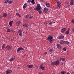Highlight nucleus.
I'll use <instances>...</instances> for the list:
<instances>
[{
    "label": "nucleus",
    "mask_w": 74,
    "mask_h": 74,
    "mask_svg": "<svg viewBox=\"0 0 74 74\" xmlns=\"http://www.w3.org/2000/svg\"><path fill=\"white\" fill-rule=\"evenodd\" d=\"M47 40L49 41L50 43H52L53 41V36L49 35L48 36L47 38Z\"/></svg>",
    "instance_id": "1"
},
{
    "label": "nucleus",
    "mask_w": 74,
    "mask_h": 74,
    "mask_svg": "<svg viewBox=\"0 0 74 74\" xmlns=\"http://www.w3.org/2000/svg\"><path fill=\"white\" fill-rule=\"evenodd\" d=\"M18 33L19 36L20 37H22L23 36V32H22V30L21 29H19L18 31Z\"/></svg>",
    "instance_id": "2"
},
{
    "label": "nucleus",
    "mask_w": 74,
    "mask_h": 74,
    "mask_svg": "<svg viewBox=\"0 0 74 74\" xmlns=\"http://www.w3.org/2000/svg\"><path fill=\"white\" fill-rule=\"evenodd\" d=\"M5 49L6 50H10L12 49V47L11 46L7 45L6 46Z\"/></svg>",
    "instance_id": "3"
},
{
    "label": "nucleus",
    "mask_w": 74,
    "mask_h": 74,
    "mask_svg": "<svg viewBox=\"0 0 74 74\" xmlns=\"http://www.w3.org/2000/svg\"><path fill=\"white\" fill-rule=\"evenodd\" d=\"M57 8H60L61 6V3H60V2L59 1H57Z\"/></svg>",
    "instance_id": "4"
},
{
    "label": "nucleus",
    "mask_w": 74,
    "mask_h": 74,
    "mask_svg": "<svg viewBox=\"0 0 74 74\" xmlns=\"http://www.w3.org/2000/svg\"><path fill=\"white\" fill-rule=\"evenodd\" d=\"M11 72H12V70L10 69L6 71L5 73L6 74H10Z\"/></svg>",
    "instance_id": "5"
},
{
    "label": "nucleus",
    "mask_w": 74,
    "mask_h": 74,
    "mask_svg": "<svg viewBox=\"0 0 74 74\" xmlns=\"http://www.w3.org/2000/svg\"><path fill=\"white\" fill-rule=\"evenodd\" d=\"M37 10H41V6H40V5L38 4L36 6Z\"/></svg>",
    "instance_id": "6"
},
{
    "label": "nucleus",
    "mask_w": 74,
    "mask_h": 74,
    "mask_svg": "<svg viewBox=\"0 0 74 74\" xmlns=\"http://www.w3.org/2000/svg\"><path fill=\"white\" fill-rule=\"evenodd\" d=\"M22 50L23 51H24V50H25V49L23 48L22 47H19L17 51V52H19V51H22Z\"/></svg>",
    "instance_id": "7"
},
{
    "label": "nucleus",
    "mask_w": 74,
    "mask_h": 74,
    "mask_svg": "<svg viewBox=\"0 0 74 74\" xmlns=\"http://www.w3.org/2000/svg\"><path fill=\"white\" fill-rule=\"evenodd\" d=\"M40 67L42 70H45V66L41 65L40 66Z\"/></svg>",
    "instance_id": "8"
},
{
    "label": "nucleus",
    "mask_w": 74,
    "mask_h": 74,
    "mask_svg": "<svg viewBox=\"0 0 74 74\" xmlns=\"http://www.w3.org/2000/svg\"><path fill=\"white\" fill-rule=\"evenodd\" d=\"M55 65H59L60 64V62L59 60H56V62H55Z\"/></svg>",
    "instance_id": "9"
},
{
    "label": "nucleus",
    "mask_w": 74,
    "mask_h": 74,
    "mask_svg": "<svg viewBox=\"0 0 74 74\" xmlns=\"http://www.w3.org/2000/svg\"><path fill=\"white\" fill-rule=\"evenodd\" d=\"M7 16V13H5L3 14V16L4 18H6Z\"/></svg>",
    "instance_id": "10"
},
{
    "label": "nucleus",
    "mask_w": 74,
    "mask_h": 74,
    "mask_svg": "<svg viewBox=\"0 0 74 74\" xmlns=\"http://www.w3.org/2000/svg\"><path fill=\"white\" fill-rule=\"evenodd\" d=\"M66 30V28H63L61 29V32L62 33H64V31Z\"/></svg>",
    "instance_id": "11"
},
{
    "label": "nucleus",
    "mask_w": 74,
    "mask_h": 74,
    "mask_svg": "<svg viewBox=\"0 0 74 74\" xmlns=\"http://www.w3.org/2000/svg\"><path fill=\"white\" fill-rule=\"evenodd\" d=\"M33 66L32 65H28L27 66L29 69H31L33 67Z\"/></svg>",
    "instance_id": "12"
},
{
    "label": "nucleus",
    "mask_w": 74,
    "mask_h": 74,
    "mask_svg": "<svg viewBox=\"0 0 74 74\" xmlns=\"http://www.w3.org/2000/svg\"><path fill=\"white\" fill-rule=\"evenodd\" d=\"M59 39L60 40H62V39H63L64 38V36H60L58 37Z\"/></svg>",
    "instance_id": "13"
},
{
    "label": "nucleus",
    "mask_w": 74,
    "mask_h": 74,
    "mask_svg": "<svg viewBox=\"0 0 74 74\" xmlns=\"http://www.w3.org/2000/svg\"><path fill=\"white\" fill-rule=\"evenodd\" d=\"M60 42V44L61 45H62V44H65V41L64 40H61Z\"/></svg>",
    "instance_id": "14"
},
{
    "label": "nucleus",
    "mask_w": 74,
    "mask_h": 74,
    "mask_svg": "<svg viewBox=\"0 0 74 74\" xmlns=\"http://www.w3.org/2000/svg\"><path fill=\"white\" fill-rule=\"evenodd\" d=\"M74 1L73 0H71V1H70V4L71 5H72L73 4V3H74Z\"/></svg>",
    "instance_id": "15"
},
{
    "label": "nucleus",
    "mask_w": 74,
    "mask_h": 74,
    "mask_svg": "<svg viewBox=\"0 0 74 74\" xmlns=\"http://www.w3.org/2000/svg\"><path fill=\"white\" fill-rule=\"evenodd\" d=\"M21 23V22L20 21H18L16 22V25L17 26H19Z\"/></svg>",
    "instance_id": "16"
},
{
    "label": "nucleus",
    "mask_w": 74,
    "mask_h": 74,
    "mask_svg": "<svg viewBox=\"0 0 74 74\" xmlns=\"http://www.w3.org/2000/svg\"><path fill=\"white\" fill-rule=\"evenodd\" d=\"M23 27H27L28 26H29V25H28V24H24L23 25Z\"/></svg>",
    "instance_id": "17"
},
{
    "label": "nucleus",
    "mask_w": 74,
    "mask_h": 74,
    "mask_svg": "<svg viewBox=\"0 0 74 74\" xmlns=\"http://www.w3.org/2000/svg\"><path fill=\"white\" fill-rule=\"evenodd\" d=\"M44 10L45 12H47V11H48V8H44Z\"/></svg>",
    "instance_id": "18"
},
{
    "label": "nucleus",
    "mask_w": 74,
    "mask_h": 74,
    "mask_svg": "<svg viewBox=\"0 0 74 74\" xmlns=\"http://www.w3.org/2000/svg\"><path fill=\"white\" fill-rule=\"evenodd\" d=\"M37 11H38L39 13V14H42V11H41V9L38 10H37Z\"/></svg>",
    "instance_id": "19"
},
{
    "label": "nucleus",
    "mask_w": 74,
    "mask_h": 74,
    "mask_svg": "<svg viewBox=\"0 0 74 74\" xmlns=\"http://www.w3.org/2000/svg\"><path fill=\"white\" fill-rule=\"evenodd\" d=\"M27 7V4H26V3H25V4H24V5L23 6V8H24L25 9Z\"/></svg>",
    "instance_id": "20"
},
{
    "label": "nucleus",
    "mask_w": 74,
    "mask_h": 74,
    "mask_svg": "<svg viewBox=\"0 0 74 74\" xmlns=\"http://www.w3.org/2000/svg\"><path fill=\"white\" fill-rule=\"evenodd\" d=\"M13 22V21H10L9 23V25L10 26H12V23Z\"/></svg>",
    "instance_id": "21"
},
{
    "label": "nucleus",
    "mask_w": 74,
    "mask_h": 74,
    "mask_svg": "<svg viewBox=\"0 0 74 74\" xmlns=\"http://www.w3.org/2000/svg\"><path fill=\"white\" fill-rule=\"evenodd\" d=\"M7 33H10L11 32V30L10 29H9V28H8L7 30Z\"/></svg>",
    "instance_id": "22"
},
{
    "label": "nucleus",
    "mask_w": 74,
    "mask_h": 74,
    "mask_svg": "<svg viewBox=\"0 0 74 74\" xmlns=\"http://www.w3.org/2000/svg\"><path fill=\"white\" fill-rule=\"evenodd\" d=\"M60 73L62 74H66V71H62L60 72Z\"/></svg>",
    "instance_id": "23"
},
{
    "label": "nucleus",
    "mask_w": 74,
    "mask_h": 74,
    "mask_svg": "<svg viewBox=\"0 0 74 74\" xmlns=\"http://www.w3.org/2000/svg\"><path fill=\"white\" fill-rule=\"evenodd\" d=\"M69 30H67L65 32L66 34H69Z\"/></svg>",
    "instance_id": "24"
},
{
    "label": "nucleus",
    "mask_w": 74,
    "mask_h": 74,
    "mask_svg": "<svg viewBox=\"0 0 74 74\" xmlns=\"http://www.w3.org/2000/svg\"><path fill=\"white\" fill-rule=\"evenodd\" d=\"M60 46H61V44H57V48H59L60 47Z\"/></svg>",
    "instance_id": "25"
},
{
    "label": "nucleus",
    "mask_w": 74,
    "mask_h": 74,
    "mask_svg": "<svg viewBox=\"0 0 74 74\" xmlns=\"http://www.w3.org/2000/svg\"><path fill=\"white\" fill-rule=\"evenodd\" d=\"M5 44H3L2 47V49H4V48H5Z\"/></svg>",
    "instance_id": "26"
},
{
    "label": "nucleus",
    "mask_w": 74,
    "mask_h": 74,
    "mask_svg": "<svg viewBox=\"0 0 74 74\" xmlns=\"http://www.w3.org/2000/svg\"><path fill=\"white\" fill-rule=\"evenodd\" d=\"M14 58H12L9 60V61H13V60H14Z\"/></svg>",
    "instance_id": "27"
},
{
    "label": "nucleus",
    "mask_w": 74,
    "mask_h": 74,
    "mask_svg": "<svg viewBox=\"0 0 74 74\" xmlns=\"http://www.w3.org/2000/svg\"><path fill=\"white\" fill-rule=\"evenodd\" d=\"M65 44H67V45H69L70 44V42L67 41H65Z\"/></svg>",
    "instance_id": "28"
},
{
    "label": "nucleus",
    "mask_w": 74,
    "mask_h": 74,
    "mask_svg": "<svg viewBox=\"0 0 74 74\" xmlns=\"http://www.w3.org/2000/svg\"><path fill=\"white\" fill-rule=\"evenodd\" d=\"M46 6L48 7H50V5H49V3H46Z\"/></svg>",
    "instance_id": "29"
},
{
    "label": "nucleus",
    "mask_w": 74,
    "mask_h": 74,
    "mask_svg": "<svg viewBox=\"0 0 74 74\" xmlns=\"http://www.w3.org/2000/svg\"><path fill=\"white\" fill-rule=\"evenodd\" d=\"M9 1V0H4V3L5 4V3H7Z\"/></svg>",
    "instance_id": "30"
},
{
    "label": "nucleus",
    "mask_w": 74,
    "mask_h": 74,
    "mask_svg": "<svg viewBox=\"0 0 74 74\" xmlns=\"http://www.w3.org/2000/svg\"><path fill=\"white\" fill-rule=\"evenodd\" d=\"M12 1H10L8 2V3H9V4H12Z\"/></svg>",
    "instance_id": "31"
},
{
    "label": "nucleus",
    "mask_w": 74,
    "mask_h": 74,
    "mask_svg": "<svg viewBox=\"0 0 74 74\" xmlns=\"http://www.w3.org/2000/svg\"><path fill=\"white\" fill-rule=\"evenodd\" d=\"M16 14V15H17V16H19V17H21V15H20V14H19L18 13H17Z\"/></svg>",
    "instance_id": "32"
},
{
    "label": "nucleus",
    "mask_w": 74,
    "mask_h": 74,
    "mask_svg": "<svg viewBox=\"0 0 74 74\" xmlns=\"http://www.w3.org/2000/svg\"><path fill=\"white\" fill-rule=\"evenodd\" d=\"M60 61H61V62H62V61H64L65 59L64 58H62L60 59Z\"/></svg>",
    "instance_id": "33"
},
{
    "label": "nucleus",
    "mask_w": 74,
    "mask_h": 74,
    "mask_svg": "<svg viewBox=\"0 0 74 74\" xmlns=\"http://www.w3.org/2000/svg\"><path fill=\"white\" fill-rule=\"evenodd\" d=\"M51 64L52 65H55V62H52L51 63Z\"/></svg>",
    "instance_id": "34"
},
{
    "label": "nucleus",
    "mask_w": 74,
    "mask_h": 74,
    "mask_svg": "<svg viewBox=\"0 0 74 74\" xmlns=\"http://www.w3.org/2000/svg\"><path fill=\"white\" fill-rule=\"evenodd\" d=\"M53 51V49H50L49 50V52H52Z\"/></svg>",
    "instance_id": "35"
},
{
    "label": "nucleus",
    "mask_w": 74,
    "mask_h": 74,
    "mask_svg": "<svg viewBox=\"0 0 74 74\" xmlns=\"http://www.w3.org/2000/svg\"><path fill=\"white\" fill-rule=\"evenodd\" d=\"M25 18H26V19H28V18H29V17L27 15H26L25 16Z\"/></svg>",
    "instance_id": "36"
},
{
    "label": "nucleus",
    "mask_w": 74,
    "mask_h": 74,
    "mask_svg": "<svg viewBox=\"0 0 74 74\" xmlns=\"http://www.w3.org/2000/svg\"><path fill=\"white\" fill-rule=\"evenodd\" d=\"M31 3H32V4H34V0H32Z\"/></svg>",
    "instance_id": "37"
},
{
    "label": "nucleus",
    "mask_w": 74,
    "mask_h": 74,
    "mask_svg": "<svg viewBox=\"0 0 74 74\" xmlns=\"http://www.w3.org/2000/svg\"><path fill=\"white\" fill-rule=\"evenodd\" d=\"M71 22L72 23L74 24V19H73L71 21Z\"/></svg>",
    "instance_id": "38"
},
{
    "label": "nucleus",
    "mask_w": 74,
    "mask_h": 74,
    "mask_svg": "<svg viewBox=\"0 0 74 74\" xmlns=\"http://www.w3.org/2000/svg\"><path fill=\"white\" fill-rule=\"evenodd\" d=\"M33 16H31L29 17V19H32V18H33Z\"/></svg>",
    "instance_id": "39"
},
{
    "label": "nucleus",
    "mask_w": 74,
    "mask_h": 74,
    "mask_svg": "<svg viewBox=\"0 0 74 74\" xmlns=\"http://www.w3.org/2000/svg\"><path fill=\"white\" fill-rule=\"evenodd\" d=\"M62 49L63 51H66V49L65 48H63Z\"/></svg>",
    "instance_id": "40"
},
{
    "label": "nucleus",
    "mask_w": 74,
    "mask_h": 74,
    "mask_svg": "<svg viewBox=\"0 0 74 74\" xmlns=\"http://www.w3.org/2000/svg\"><path fill=\"white\" fill-rule=\"evenodd\" d=\"M49 24L50 25H52V22H51L50 23H49Z\"/></svg>",
    "instance_id": "41"
},
{
    "label": "nucleus",
    "mask_w": 74,
    "mask_h": 74,
    "mask_svg": "<svg viewBox=\"0 0 74 74\" xmlns=\"http://www.w3.org/2000/svg\"><path fill=\"white\" fill-rule=\"evenodd\" d=\"M72 32L74 33V28H73L72 29Z\"/></svg>",
    "instance_id": "42"
},
{
    "label": "nucleus",
    "mask_w": 74,
    "mask_h": 74,
    "mask_svg": "<svg viewBox=\"0 0 74 74\" xmlns=\"http://www.w3.org/2000/svg\"><path fill=\"white\" fill-rule=\"evenodd\" d=\"M28 3H30L31 2V0H28Z\"/></svg>",
    "instance_id": "43"
},
{
    "label": "nucleus",
    "mask_w": 74,
    "mask_h": 74,
    "mask_svg": "<svg viewBox=\"0 0 74 74\" xmlns=\"http://www.w3.org/2000/svg\"><path fill=\"white\" fill-rule=\"evenodd\" d=\"M39 74H43V73L42 72H40L39 73Z\"/></svg>",
    "instance_id": "44"
},
{
    "label": "nucleus",
    "mask_w": 74,
    "mask_h": 74,
    "mask_svg": "<svg viewBox=\"0 0 74 74\" xmlns=\"http://www.w3.org/2000/svg\"><path fill=\"white\" fill-rule=\"evenodd\" d=\"M44 24L45 25H47L48 23H45Z\"/></svg>",
    "instance_id": "45"
},
{
    "label": "nucleus",
    "mask_w": 74,
    "mask_h": 74,
    "mask_svg": "<svg viewBox=\"0 0 74 74\" xmlns=\"http://www.w3.org/2000/svg\"><path fill=\"white\" fill-rule=\"evenodd\" d=\"M47 53H48L47 52H46L45 53V55H47Z\"/></svg>",
    "instance_id": "46"
},
{
    "label": "nucleus",
    "mask_w": 74,
    "mask_h": 74,
    "mask_svg": "<svg viewBox=\"0 0 74 74\" xmlns=\"http://www.w3.org/2000/svg\"><path fill=\"white\" fill-rule=\"evenodd\" d=\"M34 10H37V7H36V8H34Z\"/></svg>",
    "instance_id": "47"
},
{
    "label": "nucleus",
    "mask_w": 74,
    "mask_h": 74,
    "mask_svg": "<svg viewBox=\"0 0 74 74\" xmlns=\"http://www.w3.org/2000/svg\"><path fill=\"white\" fill-rule=\"evenodd\" d=\"M70 28H69L68 29V30H69V31L70 32Z\"/></svg>",
    "instance_id": "48"
},
{
    "label": "nucleus",
    "mask_w": 74,
    "mask_h": 74,
    "mask_svg": "<svg viewBox=\"0 0 74 74\" xmlns=\"http://www.w3.org/2000/svg\"><path fill=\"white\" fill-rule=\"evenodd\" d=\"M67 8H68V10H69V9H70V8H69V7H68Z\"/></svg>",
    "instance_id": "49"
},
{
    "label": "nucleus",
    "mask_w": 74,
    "mask_h": 74,
    "mask_svg": "<svg viewBox=\"0 0 74 74\" xmlns=\"http://www.w3.org/2000/svg\"><path fill=\"white\" fill-rule=\"evenodd\" d=\"M72 73L73 74H74V72H72Z\"/></svg>",
    "instance_id": "50"
},
{
    "label": "nucleus",
    "mask_w": 74,
    "mask_h": 74,
    "mask_svg": "<svg viewBox=\"0 0 74 74\" xmlns=\"http://www.w3.org/2000/svg\"><path fill=\"white\" fill-rule=\"evenodd\" d=\"M40 1H43V0H40Z\"/></svg>",
    "instance_id": "51"
},
{
    "label": "nucleus",
    "mask_w": 74,
    "mask_h": 74,
    "mask_svg": "<svg viewBox=\"0 0 74 74\" xmlns=\"http://www.w3.org/2000/svg\"><path fill=\"white\" fill-rule=\"evenodd\" d=\"M26 34H27V32H26Z\"/></svg>",
    "instance_id": "52"
},
{
    "label": "nucleus",
    "mask_w": 74,
    "mask_h": 74,
    "mask_svg": "<svg viewBox=\"0 0 74 74\" xmlns=\"http://www.w3.org/2000/svg\"><path fill=\"white\" fill-rule=\"evenodd\" d=\"M30 10H31V8H30Z\"/></svg>",
    "instance_id": "53"
},
{
    "label": "nucleus",
    "mask_w": 74,
    "mask_h": 74,
    "mask_svg": "<svg viewBox=\"0 0 74 74\" xmlns=\"http://www.w3.org/2000/svg\"><path fill=\"white\" fill-rule=\"evenodd\" d=\"M15 38V37H14Z\"/></svg>",
    "instance_id": "54"
},
{
    "label": "nucleus",
    "mask_w": 74,
    "mask_h": 74,
    "mask_svg": "<svg viewBox=\"0 0 74 74\" xmlns=\"http://www.w3.org/2000/svg\"><path fill=\"white\" fill-rule=\"evenodd\" d=\"M14 58H15V56L14 57Z\"/></svg>",
    "instance_id": "55"
}]
</instances>
